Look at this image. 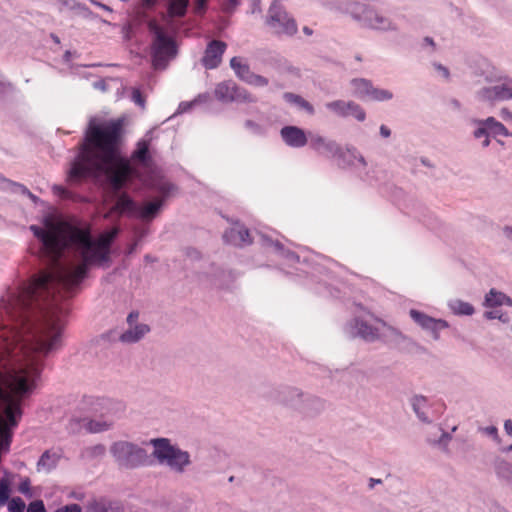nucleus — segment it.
<instances>
[{"mask_svg":"<svg viewBox=\"0 0 512 512\" xmlns=\"http://www.w3.org/2000/svg\"><path fill=\"white\" fill-rule=\"evenodd\" d=\"M49 275L20 280L0 298V363H21L12 381L25 398L37 387L44 359L62 346L64 321L45 290Z\"/></svg>","mask_w":512,"mask_h":512,"instance_id":"nucleus-1","label":"nucleus"},{"mask_svg":"<svg viewBox=\"0 0 512 512\" xmlns=\"http://www.w3.org/2000/svg\"><path fill=\"white\" fill-rule=\"evenodd\" d=\"M123 123L121 118L89 120L79 152L71 162L69 180L80 182L92 177L103 181L115 195L123 192L131 170L129 160L120 151Z\"/></svg>","mask_w":512,"mask_h":512,"instance_id":"nucleus-2","label":"nucleus"},{"mask_svg":"<svg viewBox=\"0 0 512 512\" xmlns=\"http://www.w3.org/2000/svg\"><path fill=\"white\" fill-rule=\"evenodd\" d=\"M71 248L76 249L82 259L79 266L65 268L59 266L53 270H42L35 275H49L51 281L47 285V293L51 302L61 318L63 319L64 309L58 304V296L61 290L72 292L87 277L89 267L94 264L109 261L111 246L119 234L118 228L103 232L97 239L92 236L91 225L76 217L74 223H67Z\"/></svg>","mask_w":512,"mask_h":512,"instance_id":"nucleus-3","label":"nucleus"},{"mask_svg":"<svg viewBox=\"0 0 512 512\" xmlns=\"http://www.w3.org/2000/svg\"><path fill=\"white\" fill-rule=\"evenodd\" d=\"M256 236L263 246L273 247L275 252L287 262L288 266L296 271L287 270L285 271L287 275H296L298 277L301 276L300 273L310 275L313 279H318L317 293L334 298L339 297L340 289L332 283L336 281L335 268L338 267L336 262L309 250H305L301 254L290 251L281 242L273 240L264 231H257Z\"/></svg>","mask_w":512,"mask_h":512,"instance_id":"nucleus-4","label":"nucleus"},{"mask_svg":"<svg viewBox=\"0 0 512 512\" xmlns=\"http://www.w3.org/2000/svg\"><path fill=\"white\" fill-rule=\"evenodd\" d=\"M338 9L349 14L361 26L378 31H397L398 27L389 17L380 14L374 7L352 0L340 2Z\"/></svg>","mask_w":512,"mask_h":512,"instance_id":"nucleus-5","label":"nucleus"},{"mask_svg":"<svg viewBox=\"0 0 512 512\" xmlns=\"http://www.w3.org/2000/svg\"><path fill=\"white\" fill-rule=\"evenodd\" d=\"M354 306L353 317L345 324L344 334L350 339L359 338L367 343L379 340L380 330L375 323L382 326H386V323L363 305L355 303Z\"/></svg>","mask_w":512,"mask_h":512,"instance_id":"nucleus-6","label":"nucleus"},{"mask_svg":"<svg viewBox=\"0 0 512 512\" xmlns=\"http://www.w3.org/2000/svg\"><path fill=\"white\" fill-rule=\"evenodd\" d=\"M153 447L152 455L160 465H166L175 473L182 474L191 464L190 454L173 445L168 438H153L149 441Z\"/></svg>","mask_w":512,"mask_h":512,"instance_id":"nucleus-7","label":"nucleus"},{"mask_svg":"<svg viewBox=\"0 0 512 512\" xmlns=\"http://www.w3.org/2000/svg\"><path fill=\"white\" fill-rule=\"evenodd\" d=\"M76 217L55 220L52 215L44 217V228L31 225L30 230L34 236L41 241L47 249L55 246L71 247L69 233L67 232V223H74Z\"/></svg>","mask_w":512,"mask_h":512,"instance_id":"nucleus-8","label":"nucleus"},{"mask_svg":"<svg viewBox=\"0 0 512 512\" xmlns=\"http://www.w3.org/2000/svg\"><path fill=\"white\" fill-rule=\"evenodd\" d=\"M109 451L121 469L133 470L150 464L147 451L131 441H115L111 444Z\"/></svg>","mask_w":512,"mask_h":512,"instance_id":"nucleus-9","label":"nucleus"},{"mask_svg":"<svg viewBox=\"0 0 512 512\" xmlns=\"http://www.w3.org/2000/svg\"><path fill=\"white\" fill-rule=\"evenodd\" d=\"M23 415L22 399L4 397V406L0 416V450L8 451L12 442L14 429Z\"/></svg>","mask_w":512,"mask_h":512,"instance_id":"nucleus-10","label":"nucleus"},{"mask_svg":"<svg viewBox=\"0 0 512 512\" xmlns=\"http://www.w3.org/2000/svg\"><path fill=\"white\" fill-rule=\"evenodd\" d=\"M151 30L154 33L151 46L152 65L155 69H164L178 53L177 43L156 24L151 26Z\"/></svg>","mask_w":512,"mask_h":512,"instance_id":"nucleus-11","label":"nucleus"},{"mask_svg":"<svg viewBox=\"0 0 512 512\" xmlns=\"http://www.w3.org/2000/svg\"><path fill=\"white\" fill-rule=\"evenodd\" d=\"M266 24L278 35L292 36L297 32L295 20L278 0H274L269 7Z\"/></svg>","mask_w":512,"mask_h":512,"instance_id":"nucleus-12","label":"nucleus"},{"mask_svg":"<svg viewBox=\"0 0 512 512\" xmlns=\"http://www.w3.org/2000/svg\"><path fill=\"white\" fill-rule=\"evenodd\" d=\"M335 159H337L339 168L354 173L363 181H368L367 162L356 147L346 146L345 149L341 147L340 153Z\"/></svg>","mask_w":512,"mask_h":512,"instance_id":"nucleus-13","label":"nucleus"},{"mask_svg":"<svg viewBox=\"0 0 512 512\" xmlns=\"http://www.w3.org/2000/svg\"><path fill=\"white\" fill-rule=\"evenodd\" d=\"M215 97L223 103H250L255 102L252 95L243 87L238 86L234 81L228 80L217 84Z\"/></svg>","mask_w":512,"mask_h":512,"instance_id":"nucleus-14","label":"nucleus"},{"mask_svg":"<svg viewBox=\"0 0 512 512\" xmlns=\"http://www.w3.org/2000/svg\"><path fill=\"white\" fill-rule=\"evenodd\" d=\"M478 98L489 103L503 102L512 99V78L500 77L495 83L478 91Z\"/></svg>","mask_w":512,"mask_h":512,"instance_id":"nucleus-15","label":"nucleus"},{"mask_svg":"<svg viewBox=\"0 0 512 512\" xmlns=\"http://www.w3.org/2000/svg\"><path fill=\"white\" fill-rule=\"evenodd\" d=\"M411 406L417 418L423 423L433 422L440 417L444 409L443 403H431L427 397L422 395L412 397Z\"/></svg>","mask_w":512,"mask_h":512,"instance_id":"nucleus-16","label":"nucleus"},{"mask_svg":"<svg viewBox=\"0 0 512 512\" xmlns=\"http://www.w3.org/2000/svg\"><path fill=\"white\" fill-rule=\"evenodd\" d=\"M173 188L174 186L168 183L160 185L158 190L161 196L154 199L151 202L146 203L143 206L139 205V208L137 209L136 213V218L143 221H150L154 219L160 212L161 208L164 205L165 200L167 199Z\"/></svg>","mask_w":512,"mask_h":512,"instance_id":"nucleus-17","label":"nucleus"},{"mask_svg":"<svg viewBox=\"0 0 512 512\" xmlns=\"http://www.w3.org/2000/svg\"><path fill=\"white\" fill-rule=\"evenodd\" d=\"M326 109L341 118L353 117L359 122L366 119L365 110L354 101L335 100L325 104Z\"/></svg>","mask_w":512,"mask_h":512,"instance_id":"nucleus-18","label":"nucleus"},{"mask_svg":"<svg viewBox=\"0 0 512 512\" xmlns=\"http://www.w3.org/2000/svg\"><path fill=\"white\" fill-rule=\"evenodd\" d=\"M409 315L423 330L431 333L434 340H439L440 331L449 327L446 320L433 318L416 309H411Z\"/></svg>","mask_w":512,"mask_h":512,"instance_id":"nucleus-19","label":"nucleus"},{"mask_svg":"<svg viewBox=\"0 0 512 512\" xmlns=\"http://www.w3.org/2000/svg\"><path fill=\"white\" fill-rule=\"evenodd\" d=\"M190 7V0H167L166 10L170 18H184ZM208 7L207 0H194V9L197 14H203Z\"/></svg>","mask_w":512,"mask_h":512,"instance_id":"nucleus-20","label":"nucleus"},{"mask_svg":"<svg viewBox=\"0 0 512 512\" xmlns=\"http://www.w3.org/2000/svg\"><path fill=\"white\" fill-rule=\"evenodd\" d=\"M227 45L222 40H211L204 51V55L201 59L202 65L208 69L213 70L216 69L220 63L222 62L223 54Z\"/></svg>","mask_w":512,"mask_h":512,"instance_id":"nucleus-21","label":"nucleus"},{"mask_svg":"<svg viewBox=\"0 0 512 512\" xmlns=\"http://www.w3.org/2000/svg\"><path fill=\"white\" fill-rule=\"evenodd\" d=\"M309 145L317 154L328 158H336L341 149V146L335 140L318 134L310 136Z\"/></svg>","mask_w":512,"mask_h":512,"instance_id":"nucleus-22","label":"nucleus"},{"mask_svg":"<svg viewBox=\"0 0 512 512\" xmlns=\"http://www.w3.org/2000/svg\"><path fill=\"white\" fill-rule=\"evenodd\" d=\"M223 240L225 243L236 247L250 245L253 242L249 230L238 221L234 222L233 226L224 232Z\"/></svg>","mask_w":512,"mask_h":512,"instance_id":"nucleus-23","label":"nucleus"},{"mask_svg":"<svg viewBox=\"0 0 512 512\" xmlns=\"http://www.w3.org/2000/svg\"><path fill=\"white\" fill-rule=\"evenodd\" d=\"M280 136L283 142L291 148H302L308 143L307 135L304 129L286 125L280 129Z\"/></svg>","mask_w":512,"mask_h":512,"instance_id":"nucleus-24","label":"nucleus"},{"mask_svg":"<svg viewBox=\"0 0 512 512\" xmlns=\"http://www.w3.org/2000/svg\"><path fill=\"white\" fill-rule=\"evenodd\" d=\"M115 196L116 202L111 208V212L120 216L125 215L130 218H136L139 204L127 192H122Z\"/></svg>","mask_w":512,"mask_h":512,"instance_id":"nucleus-25","label":"nucleus"},{"mask_svg":"<svg viewBox=\"0 0 512 512\" xmlns=\"http://www.w3.org/2000/svg\"><path fill=\"white\" fill-rule=\"evenodd\" d=\"M111 403L112 401L108 398L85 397L82 401V409L89 407L91 413L103 416L107 413Z\"/></svg>","mask_w":512,"mask_h":512,"instance_id":"nucleus-26","label":"nucleus"},{"mask_svg":"<svg viewBox=\"0 0 512 512\" xmlns=\"http://www.w3.org/2000/svg\"><path fill=\"white\" fill-rule=\"evenodd\" d=\"M150 331V328L146 324H135L129 329L124 331L119 339L123 343H136Z\"/></svg>","mask_w":512,"mask_h":512,"instance_id":"nucleus-27","label":"nucleus"},{"mask_svg":"<svg viewBox=\"0 0 512 512\" xmlns=\"http://www.w3.org/2000/svg\"><path fill=\"white\" fill-rule=\"evenodd\" d=\"M60 457V454L56 452L50 450L44 451L37 461V470L47 473L51 472L57 467Z\"/></svg>","mask_w":512,"mask_h":512,"instance_id":"nucleus-28","label":"nucleus"},{"mask_svg":"<svg viewBox=\"0 0 512 512\" xmlns=\"http://www.w3.org/2000/svg\"><path fill=\"white\" fill-rule=\"evenodd\" d=\"M353 95L359 99H369L370 90L373 87V83L365 78H354L350 82Z\"/></svg>","mask_w":512,"mask_h":512,"instance_id":"nucleus-29","label":"nucleus"},{"mask_svg":"<svg viewBox=\"0 0 512 512\" xmlns=\"http://www.w3.org/2000/svg\"><path fill=\"white\" fill-rule=\"evenodd\" d=\"M114 425L113 420H105V419H83V427L89 433H100L104 431H108Z\"/></svg>","mask_w":512,"mask_h":512,"instance_id":"nucleus-30","label":"nucleus"},{"mask_svg":"<svg viewBox=\"0 0 512 512\" xmlns=\"http://www.w3.org/2000/svg\"><path fill=\"white\" fill-rule=\"evenodd\" d=\"M230 67L234 71L235 75L245 83L253 73L250 66L247 63L242 62V59L237 56L231 58Z\"/></svg>","mask_w":512,"mask_h":512,"instance_id":"nucleus-31","label":"nucleus"},{"mask_svg":"<svg viewBox=\"0 0 512 512\" xmlns=\"http://www.w3.org/2000/svg\"><path fill=\"white\" fill-rule=\"evenodd\" d=\"M131 158L135 162L146 165L151 160L149 142L144 139L139 140L135 150L132 152Z\"/></svg>","mask_w":512,"mask_h":512,"instance_id":"nucleus-32","label":"nucleus"},{"mask_svg":"<svg viewBox=\"0 0 512 512\" xmlns=\"http://www.w3.org/2000/svg\"><path fill=\"white\" fill-rule=\"evenodd\" d=\"M448 307L456 316H471L475 309L472 304L460 299H452L448 302Z\"/></svg>","mask_w":512,"mask_h":512,"instance_id":"nucleus-33","label":"nucleus"},{"mask_svg":"<svg viewBox=\"0 0 512 512\" xmlns=\"http://www.w3.org/2000/svg\"><path fill=\"white\" fill-rule=\"evenodd\" d=\"M283 99L287 103L299 107L310 115H313L315 112L314 107L300 95L291 92H285L283 94Z\"/></svg>","mask_w":512,"mask_h":512,"instance_id":"nucleus-34","label":"nucleus"},{"mask_svg":"<svg viewBox=\"0 0 512 512\" xmlns=\"http://www.w3.org/2000/svg\"><path fill=\"white\" fill-rule=\"evenodd\" d=\"M485 125L488 126L489 134L492 137L503 136V137H511L512 133L508 131V129L496 118L490 116L485 119Z\"/></svg>","mask_w":512,"mask_h":512,"instance_id":"nucleus-35","label":"nucleus"},{"mask_svg":"<svg viewBox=\"0 0 512 512\" xmlns=\"http://www.w3.org/2000/svg\"><path fill=\"white\" fill-rule=\"evenodd\" d=\"M231 271L217 269L211 276V283L218 288H226L228 280H232Z\"/></svg>","mask_w":512,"mask_h":512,"instance_id":"nucleus-36","label":"nucleus"},{"mask_svg":"<svg viewBox=\"0 0 512 512\" xmlns=\"http://www.w3.org/2000/svg\"><path fill=\"white\" fill-rule=\"evenodd\" d=\"M505 295L502 292H499L495 289H491L485 296L484 304L487 307H498L503 305V301L505 299Z\"/></svg>","mask_w":512,"mask_h":512,"instance_id":"nucleus-37","label":"nucleus"},{"mask_svg":"<svg viewBox=\"0 0 512 512\" xmlns=\"http://www.w3.org/2000/svg\"><path fill=\"white\" fill-rule=\"evenodd\" d=\"M208 99V94H199L195 99L192 101H182L178 105L176 114H183L187 113L192 110L193 107H195L199 103H204Z\"/></svg>","mask_w":512,"mask_h":512,"instance_id":"nucleus-38","label":"nucleus"},{"mask_svg":"<svg viewBox=\"0 0 512 512\" xmlns=\"http://www.w3.org/2000/svg\"><path fill=\"white\" fill-rule=\"evenodd\" d=\"M393 98V93L387 89L372 87L370 90V96L368 100L377 102L389 101Z\"/></svg>","mask_w":512,"mask_h":512,"instance_id":"nucleus-39","label":"nucleus"},{"mask_svg":"<svg viewBox=\"0 0 512 512\" xmlns=\"http://www.w3.org/2000/svg\"><path fill=\"white\" fill-rule=\"evenodd\" d=\"M485 119H472L471 124L475 126L473 131V137L475 139H482L486 136H490L488 126L483 124Z\"/></svg>","mask_w":512,"mask_h":512,"instance_id":"nucleus-40","label":"nucleus"},{"mask_svg":"<svg viewBox=\"0 0 512 512\" xmlns=\"http://www.w3.org/2000/svg\"><path fill=\"white\" fill-rule=\"evenodd\" d=\"M106 448L103 444H96L85 448L83 451V457L88 459H97L105 455Z\"/></svg>","mask_w":512,"mask_h":512,"instance_id":"nucleus-41","label":"nucleus"},{"mask_svg":"<svg viewBox=\"0 0 512 512\" xmlns=\"http://www.w3.org/2000/svg\"><path fill=\"white\" fill-rule=\"evenodd\" d=\"M111 509V503L104 499L93 500L88 505L89 512H110Z\"/></svg>","mask_w":512,"mask_h":512,"instance_id":"nucleus-42","label":"nucleus"},{"mask_svg":"<svg viewBox=\"0 0 512 512\" xmlns=\"http://www.w3.org/2000/svg\"><path fill=\"white\" fill-rule=\"evenodd\" d=\"M9 185L11 186L12 191L19 192L23 195L28 196L34 204H38L41 200L38 196L34 195L26 186L16 183V182H10Z\"/></svg>","mask_w":512,"mask_h":512,"instance_id":"nucleus-43","label":"nucleus"},{"mask_svg":"<svg viewBox=\"0 0 512 512\" xmlns=\"http://www.w3.org/2000/svg\"><path fill=\"white\" fill-rule=\"evenodd\" d=\"M11 487L7 479L0 480V506L7 504L10 500Z\"/></svg>","mask_w":512,"mask_h":512,"instance_id":"nucleus-44","label":"nucleus"},{"mask_svg":"<svg viewBox=\"0 0 512 512\" xmlns=\"http://www.w3.org/2000/svg\"><path fill=\"white\" fill-rule=\"evenodd\" d=\"M7 504L9 512H24L26 508L24 500L18 496L12 497Z\"/></svg>","mask_w":512,"mask_h":512,"instance_id":"nucleus-45","label":"nucleus"},{"mask_svg":"<svg viewBox=\"0 0 512 512\" xmlns=\"http://www.w3.org/2000/svg\"><path fill=\"white\" fill-rule=\"evenodd\" d=\"M244 126L255 135L263 136L266 134V128L253 120H246Z\"/></svg>","mask_w":512,"mask_h":512,"instance_id":"nucleus-46","label":"nucleus"},{"mask_svg":"<svg viewBox=\"0 0 512 512\" xmlns=\"http://www.w3.org/2000/svg\"><path fill=\"white\" fill-rule=\"evenodd\" d=\"M496 472L500 477L510 478L512 476V465L507 461H501L496 466Z\"/></svg>","mask_w":512,"mask_h":512,"instance_id":"nucleus-47","label":"nucleus"},{"mask_svg":"<svg viewBox=\"0 0 512 512\" xmlns=\"http://www.w3.org/2000/svg\"><path fill=\"white\" fill-rule=\"evenodd\" d=\"M131 100L141 109L145 108L146 99L141 90L137 87L131 89Z\"/></svg>","mask_w":512,"mask_h":512,"instance_id":"nucleus-48","label":"nucleus"},{"mask_svg":"<svg viewBox=\"0 0 512 512\" xmlns=\"http://www.w3.org/2000/svg\"><path fill=\"white\" fill-rule=\"evenodd\" d=\"M246 83L255 87H264L268 85L269 81L266 77L253 72Z\"/></svg>","mask_w":512,"mask_h":512,"instance_id":"nucleus-49","label":"nucleus"},{"mask_svg":"<svg viewBox=\"0 0 512 512\" xmlns=\"http://www.w3.org/2000/svg\"><path fill=\"white\" fill-rule=\"evenodd\" d=\"M74 10H77L81 13V15L84 17V18H88V19H97L98 16L93 13L85 4L83 3H80V2H77L76 5H75V8Z\"/></svg>","mask_w":512,"mask_h":512,"instance_id":"nucleus-50","label":"nucleus"},{"mask_svg":"<svg viewBox=\"0 0 512 512\" xmlns=\"http://www.w3.org/2000/svg\"><path fill=\"white\" fill-rule=\"evenodd\" d=\"M26 512H46V507L41 499L30 502L27 506Z\"/></svg>","mask_w":512,"mask_h":512,"instance_id":"nucleus-51","label":"nucleus"},{"mask_svg":"<svg viewBox=\"0 0 512 512\" xmlns=\"http://www.w3.org/2000/svg\"><path fill=\"white\" fill-rule=\"evenodd\" d=\"M52 191L56 196L60 197L61 199H70L72 197V193L62 185H53Z\"/></svg>","mask_w":512,"mask_h":512,"instance_id":"nucleus-52","label":"nucleus"},{"mask_svg":"<svg viewBox=\"0 0 512 512\" xmlns=\"http://www.w3.org/2000/svg\"><path fill=\"white\" fill-rule=\"evenodd\" d=\"M18 490L20 493L25 495L26 497H32V491H31V482L29 478L23 479L18 487Z\"/></svg>","mask_w":512,"mask_h":512,"instance_id":"nucleus-53","label":"nucleus"},{"mask_svg":"<svg viewBox=\"0 0 512 512\" xmlns=\"http://www.w3.org/2000/svg\"><path fill=\"white\" fill-rule=\"evenodd\" d=\"M484 317L488 320L498 319L503 323H507L509 321V317L502 319V311L498 309L486 311L484 313Z\"/></svg>","mask_w":512,"mask_h":512,"instance_id":"nucleus-54","label":"nucleus"},{"mask_svg":"<svg viewBox=\"0 0 512 512\" xmlns=\"http://www.w3.org/2000/svg\"><path fill=\"white\" fill-rule=\"evenodd\" d=\"M54 512H82V507L79 504L72 503L59 507Z\"/></svg>","mask_w":512,"mask_h":512,"instance_id":"nucleus-55","label":"nucleus"},{"mask_svg":"<svg viewBox=\"0 0 512 512\" xmlns=\"http://www.w3.org/2000/svg\"><path fill=\"white\" fill-rule=\"evenodd\" d=\"M483 432H484L486 435H488V436L492 437V438H493V439H495V440H497V439H498V429H497V427H496V426H493V425H491V426H487V427L483 428Z\"/></svg>","mask_w":512,"mask_h":512,"instance_id":"nucleus-56","label":"nucleus"},{"mask_svg":"<svg viewBox=\"0 0 512 512\" xmlns=\"http://www.w3.org/2000/svg\"><path fill=\"white\" fill-rule=\"evenodd\" d=\"M89 1H90L93 5H95V6L99 7V8H101L102 10H104V11H106V12H108V13H112V12H113V9H112L110 6H108V5L104 4V3L100 2V1H97V0H89Z\"/></svg>","mask_w":512,"mask_h":512,"instance_id":"nucleus-57","label":"nucleus"},{"mask_svg":"<svg viewBox=\"0 0 512 512\" xmlns=\"http://www.w3.org/2000/svg\"><path fill=\"white\" fill-rule=\"evenodd\" d=\"M139 313L137 311H132L127 316V323L132 326L138 319Z\"/></svg>","mask_w":512,"mask_h":512,"instance_id":"nucleus-58","label":"nucleus"},{"mask_svg":"<svg viewBox=\"0 0 512 512\" xmlns=\"http://www.w3.org/2000/svg\"><path fill=\"white\" fill-rule=\"evenodd\" d=\"M434 66L444 78H449L450 73L447 67L443 66L442 64H434Z\"/></svg>","mask_w":512,"mask_h":512,"instance_id":"nucleus-59","label":"nucleus"},{"mask_svg":"<svg viewBox=\"0 0 512 512\" xmlns=\"http://www.w3.org/2000/svg\"><path fill=\"white\" fill-rule=\"evenodd\" d=\"M61 5H63L64 7H67L71 10H74L75 8V5L77 3L76 0H57Z\"/></svg>","mask_w":512,"mask_h":512,"instance_id":"nucleus-60","label":"nucleus"},{"mask_svg":"<svg viewBox=\"0 0 512 512\" xmlns=\"http://www.w3.org/2000/svg\"><path fill=\"white\" fill-rule=\"evenodd\" d=\"M260 3H261L260 0H252V6H251V13L252 14L261 12Z\"/></svg>","mask_w":512,"mask_h":512,"instance_id":"nucleus-61","label":"nucleus"},{"mask_svg":"<svg viewBox=\"0 0 512 512\" xmlns=\"http://www.w3.org/2000/svg\"><path fill=\"white\" fill-rule=\"evenodd\" d=\"M380 135L384 138L391 136V130L386 125H381L379 128Z\"/></svg>","mask_w":512,"mask_h":512,"instance_id":"nucleus-62","label":"nucleus"},{"mask_svg":"<svg viewBox=\"0 0 512 512\" xmlns=\"http://www.w3.org/2000/svg\"><path fill=\"white\" fill-rule=\"evenodd\" d=\"M504 430H505L507 435L512 437V420L511 419L505 420V422H504Z\"/></svg>","mask_w":512,"mask_h":512,"instance_id":"nucleus-63","label":"nucleus"},{"mask_svg":"<svg viewBox=\"0 0 512 512\" xmlns=\"http://www.w3.org/2000/svg\"><path fill=\"white\" fill-rule=\"evenodd\" d=\"M311 403L319 410L321 407H323V403L319 398H313L311 399Z\"/></svg>","mask_w":512,"mask_h":512,"instance_id":"nucleus-64","label":"nucleus"}]
</instances>
